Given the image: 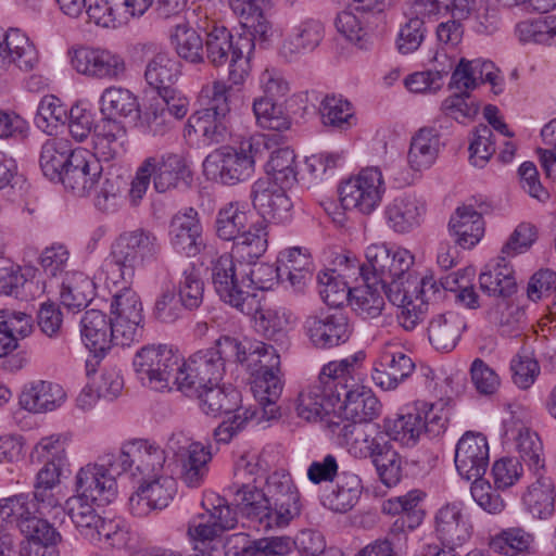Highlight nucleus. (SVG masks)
Segmentation results:
<instances>
[{
    "label": "nucleus",
    "mask_w": 556,
    "mask_h": 556,
    "mask_svg": "<svg viewBox=\"0 0 556 556\" xmlns=\"http://www.w3.org/2000/svg\"><path fill=\"white\" fill-rule=\"evenodd\" d=\"M256 464L241 459L235 468V480L229 491L240 513L260 529L285 528L302 511L301 494L289 472L276 470L265 481L264 489L256 484Z\"/></svg>",
    "instance_id": "f257e3e1"
},
{
    "label": "nucleus",
    "mask_w": 556,
    "mask_h": 556,
    "mask_svg": "<svg viewBox=\"0 0 556 556\" xmlns=\"http://www.w3.org/2000/svg\"><path fill=\"white\" fill-rule=\"evenodd\" d=\"M263 0H229V7L240 18L248 34L233 36L225 26L213 25L205 40L206 59L214 67L227 65L228 80L241 85L250 71L254 39L263 41L271 34V24L260 3Z\"/></svg>",
    "instance_id": "f03ea898"
},
{
    "label": "nucleus",
    "mask_w": 556,
    "mask_h": 556,
    "mask_svg": "<svg viewBox=\"0 0 556 556\" xmlns=\"http://www.w3.org/2000/svg\"><path fill=\"white\" fill-rule=\"evenodd\" d=\"M240 355L239 339L222 336L213 346L192 353L182 358L180 371V392L185 395L197 394L199 389L216 386L223 380L226 364H237Z\"/></svg>",
    "instance_id": "7ed1b4c3"
},
{
    "label": "nucleus",
    "mask_w": 556,
    "mask_h": 556,
    "mask_svg": "<svg viewBox=\"0 0 556 556\" xmlns=\"http://www.w3.org/2000/svg\"><path fill=\"white\" fill-rule=\"evenodd\" d=\"M279 138L278 134H267L242 142L239 150L228 146L218 148L205 157L204 173L211 179L227 186L244 181L254 173V164L261 156L262 149L271 148Z\"/></svg>",
    "instance_id": "20e7f679"
},
{
    "label": "nucleus",
    "mask_w": 556,
    "mask_h": 556,
    "mask_svg": "<svg viewBox=\"0 0 556 556\" xmlns=\"http://www.w3.org/2000/svg\"><path fill=\"white\" fill-rule=\"evenodd\" d=\"M229 89L230 87L218 80L204 86L200 92L203 108L188 118L189 130L200 134L207 144L222 143L230 135Z\"/></svg>",
    "instance_id": "39448f33"
},
{
    "label": "nucleus",
    "mask_w": 556,
    "mask_h": 556,
    "mask_svg": "<svg viewBox=\"0 0 556 556\" xmlns=\"http://www.w3.org/2000/svg\"><path fill=\"white\" fill-rule=\"evenodd\" d=\"M161 245L156 236L146 229L139 228L123 232L112 244L110 257L106 261L109 273L130 285L136 269L144 263L156 260Z\"/></svg>",
    "instance_id": "423d86ee"
},
{
    "label": "nucleus",
    "mask_w": 556,
    "mask_h": 556,
    "mask_svg": "<svg viewBox=\"0 0 556 556\" xmlns=\"http://www.w3.org/2000/svg\"><path fill=\"white\" fill-rule=\"evenodd\" d=\"M182 357L166 344H149L141 348L132 361L137 378L143 386L156 391H180Z\"/></svg>",
    "instance_id": "0eeeda50"
},
{
    "label": "nucleus",
    "mask_w": 556,
    "mask_h": 556,
    "mask_svg": "<svg viewBox=\"0 0 556 556\" xmlns=\"http://www.w3.org/2000/svg\"><path fill=\"white\" fill-rule=\"evenodd\" d=\"M447 418L442 408L426 402H416L406 406L394 419H386L384 429L391 440L402 445L414 446L421 437L430 439L442 434L446 429Z\"/></svg>",
    "instance_id": "6e6552de"
},
{
    "label": "nucleus",
    "mask_w": 556,
    "mask_h": 556,
    "mask_svg": "<svg viewBox=\"0 0 556 556\" xmlns=\"http://www.w3.org/2000/svg\"><path fill=\"white\" fill-rule=\"evenodd\" d=\"M34 495L20 493L0 500V526L16 527L25 538H35L53 542L61 540V535L43 518L45 510Z\"/></svg>",
    "instance_id": "1a4fd4ad"
},
{
    "label": "nucleus",
    "mask_w": 556,
    "mask_h": 556,
    "mask_svg": "<svg viewBox=\"0 0 556 556\" xmlns=\"http://www.w3.org/2000/svg\"><path fill=\"white\" fill-rule=\"evenodd\" d=\"M356 356L334 361L342 364L340 370L334 375L337 390H339L338 408L346 420L354 422H369L380 415L381 404L372 391L359 384L352 376V368Z\"/></svg>",
    "instance_id": "9d476101"
},
{
    "label": "nucleus",
    "mask_w": 556,
    "mask_h": 556,
    "mask_svg": "<svg viewBox=\"0 0 556 556\" xmlns=\"http://www.w3.org/2000/svg\"><path fill=\"white\" fill-rule=\"evenodd\" d=\"M207 270L211 281L219 299L245 315L257 309L256 294L245 290V278L237 274L231 255L223 254L211 261Z\"/></svg>",
    "instance_id": "9b49d317"
},
{
    "label": "nucleus",
    "mask_w": 556,
    "mask_h": 556,
    "mask_svg": "<svg viewBox=\"0 0 556 556\" xmlns=\"http://www.w3.org/2000/svg\"><path fill=\"white\" fill-rule=\"evenodd\" d=\"M342 364L334 361L325 365L317 378L306 392H301L298 399L296 412L299 417L307 421H316L336 412L339 403V390L334 375Z\"/></svg>",
    "instance_id": "f8f14e48"
},
{
    "label": "nucleus",
    "mask_w": 556,
    "mask_h": 556,
    "mask_svg": "<svg viewBox=\"0 0 556 556\" xmlns=\"http://www.w3.org/2000/svg\"><path fill=\"white\" fill-rule=\"evenodd\" d=\"M339 197L345 210L362 214L372 213L381 203L386 191L382 173L377 167H367L339 187Z\"/></svg>",
    "instance_id": "ddd939ff"
},
{
    "label": "nucleus",
    "mask_w": 556,
    "mask_h": 556,
    "mask_svg": "<svg viewBox=\"0 0 556 556\" xmlns=\"http://www.w3.org/2000/svg\"><path fill=\"white\" fill-rule=\"evenodd\" d=\"M189 101L186 97H157L150 101L143 111H139L136 127L144 136L160 138L166 136L176 121L188 113Z\"/></svg>",
    "instance_id": "4468645a"
},
{
    "label": "nucleus",
    "mask_w": 556,
    "mask_h": 556,
    "mask_svg": "<svg viewBox=\"0 0 556 556\" xmlns=\"http://www.w3.org/2000/svg\"><path fill=\"white\" fill-rule=\"evenodd\" d=\"M142 303L139 295L125 283L113 295L111 303V319L115 331L122 333V346H129L141 338L143 321Z\"/></svg>",
    "instance_id": "2eb2a0df"
},
{
    "label": "nucleus",
    "mask_w": 556,
    "mask_h": 556,
    "mask_svg": "<svg viewBox=\"0 0 556 556\" xmlns=\"http://www.w3.org/2000/svg\"><path fill=\"white\" fill-rule=\"evenodd\" d=\"M306 333L318 349H332L345 343L352 334V326L345 312L311 315L304 323Z\"/></svg>",
    "instance_id": "dca6fc26"
},
{
    "label": "nucleus",
    "mask_w": 556,
    "mask_h": 556,
    "mask_svg": "<svg viewBox=\"0 0 556 556\" xmlns=\"http://www.w3.org/2000/svg\"><path fill=\"white\" fill-rule=\"evenodd\" d=\"M80 336L85 346L92 353L98 364L113 344L122 346V334L118 337L115 326L102 311H86L80 319Z\"/></svg>",
    "instance_id": "f3484780"
},
{
    "label": "nucleus",
    "mask_w": 556,
    "mask_h": 556,
    "mask_svg": "<svg viewBox=\"0 0 556 556\" xmlns=\"http://www.w3.org/2000/svg\"><path fill=\"white\" fill-rule=\"evenodd\" d=\"M366 266L370 277L378 283L388 279L409 277L408 270L414 263L413 255L405 249H390L386 244H371L366 250Z\"/></svg>",
    "instance_id": "a211bd4d"
},
{
    "label": "nucleus",
    "mask_w": 556,
    "mask_h": 556,
    "mask_svg": "<svg viewBox=\"0 0 556 556\" xmlns=\"http://www.w3.org/2000/svg\"><path fill=\"white\" fill-rule=\"evenodd\" d=\"M167 447L173 452L180 466V479L189 488H199L208 472L212 455L200 442L180 444V438L172 437Z\"/></svg>",
    "instance_id": "6ab92c4d"
},
{
    "label": "nucleus",
    "mask_w": 556,
    "mask_h": 556,
    "mask_svg": "<svg viewBox=\"0 0 556 556\" xmlns=\"http://www.w3.org/2000/svg\"><path fill=\"white\" fill-rule=\"evenodd\" d=\"M455 466L460 477L470 481L481 479L489 466V444L479 432L467 431L455 450Z\"/></svg>",
    "instance_id": "aec40b11"
},
{
    "label": "nucleus",
    "mask_w": 556,
    "mask_h": 556,
    "mask_svg": "<svg viewBox=\"0 0 556 556\" xmlns=\"http://www.w3.org/2000/svg\"><path fill=\"white\" fill-rule=\"evenodd\" d=\"M71 63L78 73L99 79H117L126 70L121 55L99 48L81 47L74 50Z\"/></svg>",
    "instance_id": "412c9836"
},
{
    "label": "nucleus",
    "mask_w": 556,
    "mask_h": 556,
    "mask_svg": "<svg viewBox=\"0 0 556 556\" xmlns=\"http://www.w3.org/2000/svg\"><path fill=\"white\" fill-rule=\"evenodd\" d=\"M142 172L150 174L154 188L160 193L177 188L180 184L188 185L191 179V170L185 157L177 153L146 159Z\"/></svg>",
    "instance_id": "4be33fe9"
},
{
    "label": "nucleus",
    "mask_w": 556,
    "mask_h": 556,
    "mask_svg": "<svg viewBox=\"0 0 556 556\" xmlns=\"http://www.w3.org/2000/svg\"><path fill=\"white\" fill-rule=\"evenodd\" d=\"M102 166L100 161L85 149H77L70 159V164L62 173V182L65 189L77 197H85L101 180Z\"/></svg>",
    "instance_id": "5701e85b"
},
{
    "label": "nucleus",
    "mask_w": 556,
    "mask_h": 556,
    "mask_svg": "<svg viewBox=\"0 0 556 556\" xmlns=\"http://www.w3.org/2000/svg\"><path fill=\"white\" fill-rule=\"evenodd\" d=\"M337 260L339 265L345 264L349 269H357L364 281V286L350 290L349 302L353 309L364 318L378 317L384 307V299L378 282L371 279L368 267L357 266V260L346 255H340Z\"/></svg>",
    "instance_id": "b1692460"
},
{
    "label": "nucleus",
    "mask_w": 556,
    "mask_h": 556,
    "mask_svg": "<svg viewBox=\"0 0 556 556\" xmlns=\"http://www.w3.org/2000/svg\"><path fill=\"white\" fill-rule=\"evenodd\" d=\"M168 235L172 248L189 257L198 255L205 248L202 225L198 212L192 207L174 215Z\"/></svg>",
    "instance_id": "393cba45"
},
{
    "label": "nucleus",
    "mask_w": 556,
    "mask_h": 556,
    "mask_svg": "<svg viewBox=\"0 0 556 556\" xmlns=\"http://www.w3.org/2000/svg\"><path fill=\"white\" fill-rule=\"evenodd\" d=\"M38 52L28 37L17 28H0V76L12 65L29 72L38 63Z\"/></svg>",
    "instance_id": "a878e982"
},
{
    "label": "nucleus",
    "mask_w": 556,
    "mask_h": 556,
    "mask_svg": "<svg viewBox=\"0 0 556 556\" xmlns=\"http://www.w3.org/2000/svg\"><path fill=\"white\" fill-rule=\"evenodd\" d=\"M415 369V363L396 344H386L371 378L383 390H393L407 379Z\"/></svg>",
    "instance_id": "bb28decb"
},
{
    "label": "nucleus",
    "mask_w": 556,
    "mask_h": 556,
    "mask_svg": "<svg viewBox=\"0 0 556 556\" xmlns=\"http://www.w3.org/2000/svg\"><path fill=\"white\" fill-rule=\"evenodd\" d=\"M285 188L268 179H258L253 184L251 191L252 204L263 219L267 217L277 223L289 219L293 204Z\"/></svg>",
    "instance_id": "cd10ccee"
},
{
    "label": "nucleus",
    "mask_w": 556,
    "mask_h": 556,
    "mask_svg": "<svg viewBox=\"0 0 556 556\" xmlns=\"http://www.w3.org/2000/svg\"><path fill=\"white\" fill-rule=\"evenodd\" d=\"M480 290L489 296L502 300L508 306V299L517 292L515 270L506 255L497 256L484 265L479 275Z\"/></svg>",
    "instance_id": "c85d7f7f"
},
{
    "label": "nucleus",
    "mask_w": 556,
    "mask_h": 556,
    "mask_svg": "<svg viewBox=\"0 0 556 556\" xmlns=\"http://www.w3.org/2000/svg\"><path fill=\"white\" fill-rule=\"evenodd\" d=\"M75 491L91 502L109 504L117 495V483L106 476L96 460L78 470L75 477Z\"/></svg>",
    "instance_id": "c756f323"
},
{
    "label": "nucleus",
    "mask_w": 556,
    "mask_h": 556,
    "mask_svg": "<svg viewBox=\"0 0 556 556\" xmlns=\"http://www.w3.org/2000/svg\"><path fill=\"white\" fill-rule=\"evenodd\" d=\"M324 37V26L319 21L306 20L294 26L279 48V56L286 62L299 60L314 51Z\"/></svg>",
    "instance_id": "7c9ffc66"
},
{
    "label": "nucleus",
    "mask_w": 556,
    "mask_h": 556,
    "mask_svg": "<svg viewBox=\"0 0 556 556\" xmlns=\"http://www.w3.org/2000/svg\"><path fill=\"white\" fill-rule=\"evenodd\" d=\"M448 231L455 244L463 249H471L484 235L482 212L477 211L471 204L458 206L451 215Z\"/></svg>",
    "instance_id": "2f4dec72"
},
{
    "label": "nucleus",
    "mask_w": 556,
    "mask_h": 556,
    "mask_svg": "<svg viewBox=\"0 0 556 556\" xmlns=\"http://www.w3.org/2000/svg\"><path fill=\"white\" fill-rule=\"evenodd\" d=\"M426 213L425 202L416 194L396 197L386 207L388 225L399 233H406L418 227Z\"/></svg>",
    "instance_id": "473e14b6"
},
{
    "label": "nucleus",
    "mask_w": 556,
    "mask_h": 556,
    "mask_svg": "<svg viewBox=\"0 0 556 556\" xmlns=\"http://www.w3.org/2000/svg\"><path fill=\"white\" fill-rule=\"evenodd\" d=\"M180 75V63L165 52H160L148 63L144 77L157 90L159 97H184L174 85Z\"/></svg>",
    "instance_id": "72a5a7b5"
},
{
    "label": "nucleus",
    "mask_w": 556,
    "mask_h": 556,
    "mask_svg": "<svg viewBox=\"0 0 556 556\" xmlns=\"http://www.w3.org/2000/svg\"><path fill=\"white\" fill-rule=\"evenodd\" d=\"M65 397L66 393L60 384L37 380L25 384L20 395V404L28 412L43 413L60 407Z\"/></svg>",
    "instance_id": "f704fd0d"
},
{
    "label": "nucleus",
    "mask_w": 556,
    "mask_h": 556,
    "mask_svg": "<svg viewBox=\"0 0 556 556\" xmlns=\"http://www.w3.org/2000/svg\"><path fill=\"white\" fill-rule=\"evenodd\" d=\"M280 370H256L252 383L254 397L258 403V409L262 412V418L266 420L279 417V406L277 401L280 399L283 382L279 376Z\"/></svg>",
    "instance_id": "c9c22d12"
},
{
    "label": "nucleus",
    "mask_w": 556,
    "mask_h": 556,
    "mask_svg": "<svg viewBox=\"0 0 556 556\" xmlns=\"http://www.w3.org/2000/svg\"><path fill=\"white\" fill-rule=\"evenodd\" d=\"M466 329L464 317L456 312L433 316L428 325V339L431 345L443 352L455 349L462 332Z\"/></svg>",
    "instance_id": "e433bc0d"
},
{
    "label": "nucleus",
    "mask_w": 556,
    "mask_h": 556,
    "mask_svg": "<svg viewBox=\"0 0 556 556\" xmlns=\"http://www.w3.org/2000/svg\"><path fill=\"white\" fill-rule=\"evenodd\" d=\"M437 532L442 543L454 548L470 536V525L456 504L443 506L435 516Z\"/></svg>",
    "instance_id": "4c0bfd02"
},
{
    "label": "nucleus",
    "mask_w": 556,
    "mask_h": 556,
    "mask_svg": "<svg viewBox=\"0 0 556 556\" xmlns=\"http://www.w3.org/2000/svg\"><path fill=\"white\" fill-rule=\"evenodd\" d=\"M278 263L282 275L295 291H302L313 277V261L307 249L301 247L285 249L279 253Z\"/></svg>",
    "instance_id": "58836bf2"
},
{
    "label": "nucleus",
    "mask_w": 556,
    "mask_h": 556,
    "mask_svg": "<svg viewBox=\"0 0 556 556\" xmlns=\"http://www.w3.org/2000/svg\"><path fill=\"white\" fill-rule=\"evenodd\" d=\"M197 399L199 406L205 415L214 416L230 414L236 410L240 402V394L233 388H225L220 382L216 386H206L199 389L197 394L187 395Z\"/></svg>",
    "instance_id": "ea45409f"
},
{
    "label": "nucleus",
    "mask_w": 556,
    "mask_h": 556,
    "mask_svg": "<svg viewBox=\"0 0 556 556\" xmlns=\"http://www.w3.org/2000/svg\"><path fill=\"white\" fill-rule=\"evenodd\" d=\"M440 151V137L431 127L420 128L412 138L407 154L409 166L414 170L427 169L435 162Z\"/></svg>",
    "instance_id": "a19ab883"
},
{
    "label": "nucleus",
    "mask_w": 556,
    "mask_h": 556,
    "mask_svg": "<svg viewBox=\"0 0 556 556\" xmlns=\"http://www.w3.org/2000/svg\"><path fill=\"white\" fill-rule=\"evenodd\" d=\"M75 150L68 141L61 138L48 139L42 146L39 155V165L43 175L51 181L62 179V173L70 164Z\"/></svg>",
    "instance_id": "79ce46f5"
},
{
    "label": "nucleus",
    "mask_w": 556,
    "mask_h": 556,
    "mask_svg": "<svg viewBox=\"0 0 556 556\" xmlns=\"http://www.w3.org/2000/svg\"><path fill=\"white\" fill-rule=\"evenodd\" d=\"M39 283V280L26 279L21 267L9 258L0 257V294L28 300L36 296Z\"/></svg>",
    "instance_id": "37998d69"
},
{
    "label": "nucleus",
    "mask_w": 556,
    "mask_h": 556,
    "mask_svg": "<svg viewBox=\"0 0 556 556\" xmlns=\"http://www.w3.org/2000/svg\"><path fill=\"white\" fill-rule=\"evenodd\" d=\"M94 295V283L84 273L66 274L62 282L61 303L70 311H80L90 303Z\"/></svg>",
    "instance_id": "c03bdc74"
},
{
    "label": "nucleus",
    "mask_w": 556,
    "mask_h": 556,
    "mask_svg": "<svg viewBox=\"0 0 556 556\" xmlns=\"http://www.w3.org/2000/svg\"><path fill=\"white\" fill-rule=\"evenodd\" d=\"M371 17L372 15L361 14L349 8L337 15L336 28L357 48L368 49L372 43L369 29Z\"/></svg>",
    "instance_id": "a18cd8bd"
},
{
    "label": "nucleus",
    "mask_w": 556,
    "mask_h": 556,
    "mask_svg": "<svg viewBox=\"0 0 556 556\" xmlns=\"http://www.w3.org/2000/svg\"><path fill=\"white\" fill-rule=\"evenodd\" d=\"M362 491L359 477L350 471H342L338 476L336 488L326 495V502L331 510L346 513L356 505Z\"/></svg>",
    "instance_id": "49530a36"
},
{
    "label": "nucleus",
    "mask_w": 556,
    "mask_h": 556,
    "mask_svg": "<svg viewBox=\"0 0 556 556\" xmlns=\"http://www.w3.org/2000/svg\"><path fill=\"white\" fill-rule=\"evenodd\" d=\"M533 482L523 495V503L528 511L540 519L549 517L554 513L555 486L551 478L535 473Z\"/></svg>",
    "instance_id": "de8ad7c7"
},
{
    "label": "nucleus",
    "mask_w": 556,
    "mask_h": 556,
    "mask_svg": "<svg viewBox=\"0 0 556 556\" xmlns=\"http://www.w3.org/2000/svg\"><path fill=\"white\" fill-rule=\"evenodd\" d=\"M323 124L337 130H346L356 125L352 103L341 96H326L320 103Z\"/></svg>",
    "instance_id": "09e8293b"
},
{
    "label": "nucleus",
    "mask_w": 556,
    "mask_h": 556,
    "mask_svg": "<svg viewBox=\"0 0 556 556\" xmlns=\"http://www.w3.org/2000/svg\"><path fill=\"white\" fill-rule=\"evenodd\" d=\"M267 231L265 220H257L243 230L233 241L235 252L244 261L253 262L267 250Z\"/></svg>",
    "instance_id": "8fccbe9b"
},
{
    "label": "nucleus",
    "mask_w": 556,
    "mask_h": 556,
    "mask_svg": "<svg viewBox=\"0 0 556 556\" xmlns=\"http://www.w3.org/2000/svg\"><path fill=\"white\" fill-rule=\"evenodd\" d=\"M100 111L103 116H130L139 112L137 97L128 89L122 87H109L104 89L100 98Z\"/></svg>",
    "instance_id": "3c124183"
},
{
    "label": "nucleus",
    "mask_w": 556,
    "mask_h": 556,
    "mask_svg": "<svg viewBox=\"0 0 556 556\" xmlns=\"http://www.w3.org/2000/svg\"><path fill=\"white\" fill-rule=\"evenodd\" d=\"M295 159L294 151L289 148L273 151L265 165L267 175L274 179L275 184L292 187L298 181Z\"/></svg>",
    "instance_id": "603ef678"
},
{
    "label": "nucleus",
    "mask_w": 556,
    "mask_h": 556,
    "mask_svg": "<svg viewBox=\"0 0 556 556\" xmlns=\"http://www.w3.org/2000/svg\"><path fill=\"white\" fill-rule=\"evenodd\" d=\"M485 63L488 60L484 59L467 60L462 58L452 73L448 88L470 93L471 90L482 85Z\"/></svg>",
    "instance_id": "864d4df0"
},
{
    "label": "nucleus",
    "mask_w": 556,
    "mask_h": 556,
    "mask_svg": "<svg viewBox=\"0 0 556 556\" xmlns=\"http://www.w3.org/2000/svg\"><path fill=\"white\" fill-rule=\"evenodd\" d=\"M249 224V215L239 203H228L217 214V236L225 241H235Z\"/></svg>",
    "instance_id": "5fc2aeb1"
},
{
    "label": "nucleus",
    "mask_w": 556,
    "mask_h": 556,
    "mask_svg": "<svg viewBox=\"0 0 556 556\" xmlns=\"http://www.w3.org/2000/svg\"><path fill=\"white\" fill-rule=\"evenodd\" d=\"M179 301L188 311L198 309L204 299V281L200 269L190 264L184 269L177 283Z\"/></svg>",
    "instance_id": "6e6d98bb"
},
{
    "label": "nucleus",
    "mask_w": 556,
    "mask_h": 556,
    "mask_svg": "<svg viewBox=\"0 0 556 556\" xmlns=\"http://www.w3.org/2000/svg\"><path fill=\"white\" fill-rule=\"evenodd\" d=\"M240 355L237 364L249 362L258 365L257 370H280V356L277 350L261 341L239 340Z\"/></svg>",
    "instance_id": "4d7b16f0"
},
{
    "label": "nucleus",
    "mask_w": 556,
    "mask_h": 556,
    "mask_svg": "<svg viewBox=\"0 0 556 556\" xmlns=\"http://www.w3.org/2000/svg\"><path fill=\"white\" fill-rule=\"evenodd\" d=\"M170 43L179 58L190 63L203 62V40L195 29L179 24L170 35Z\"/></svg>",
    "instance_id": "13d9d810"
},
{
    "label": "nucleus",
    "mask_w": 556,
    "mask_h": 556,
    "mask_svg": "<svg viewBox=\"0 0 556 556\" xmlns=\"http://www.w3.org/2000/svg\"><path fill=\"white\" fill-rule=\"evenodd\" d=\"M93 503L87 500V497L76 494L66 500L63 508L77 530L86 539L90 531L94 529L97 522L100 521V515L93 508Z\"/></svg>",
    "instance_id": "bf43d9fd"
},
{
    "label": "nucleus",
    "mask_w": 556,
    "mask_h": 556,
    "mask_svg": "<svg viewBox=\"0 0 556 556\" xmlns=\"http://www.w3.org/2000/svg\"><path fill=\"white\" fill-rule=\"evenodd\" d=\"M68 114L70 112L59 98L46 96L38 105L35 123L42 131L52 135L60 125L66 124Z\"/></svg>",
    "instance_id": "052dcab7"
},
{
    "label": "nucleus",
    "mask_w": 556,
    "mask_h": 556,
    "mask_svg": "<svg viewBox=\"0 0 556 556\" xmlns=\"http://www.w3.org/2000/svg\"><path fill=\"white\" fill-rule=\"evenodd\" d=\"M253 112L257 124L262 128L283 131L290 128L291 122L281 109L279 102L271 98H256L253 102Z\"/></svg>",
    "instance_id": "680f3d73"
},
{
    "label": "nucleus",
    "mask_w": 556,
    "mask_h": 556,
    "mask_svg": "<svg viewBox=\"0 0 556 556\" xmlns=\"http://www.w3.org/2000/svg\"><path fill=\"white\" fill-rule=\"evenodd\" d=\"M63 467L51 462L43 464V467L37 472L33 495L41 502L42 507L56 508L58 498L54 496L53 490L60 483Z\"/></svg>",
    "instance_id": "e2e57ef3"
},
{
    "label": "nucleus",
    "mask_w": 556,
    "mask_h": 556,
    "mask_svg": "<svg viewBox=\"0 0 556 556\" xmlns=\"http://www.w3.org/2000/svg\"><path fill=\"white\" fill-rule=\"evenodd\" d=\"M533 535L522 528H508L492 538L490 547L508 556L528 552L533 543Z\"/></svg>",
    "instance_id": "0e129e2a"
},
{
    "label": "nucleus",
    "mask_w": 556,
    "mask_h": 556,
    "mask_svg": "<svg viewBox=\"0 0 556 556\" xmlns=\"http://www.w3.org/2000/svg\"><path fill=\"white\" fill-rule=\"evenodd\" d=\"M513 382L520 389H529L540 374V365L530 349L522 348L510 361Z\"/></svg>",
    "instance_id": "69168bd1"
},
{
    "label": "nucleus",
    "mask_w": 556,
    "mask_h": 556,
    "mask_svg": "<svg viewBox=\"0 0 556 556\" xmlns=\"http://www.w3.org/2000/svg\"><path fill=\"white\" fill-rule=\"evenodd\" d=\"M334 269H328L319 273L317 276L318 283L320 286L319 294L323 301L331 306L339 307L350 298V290L346 282L340 279V275H334Z\"/></svg>",
    "instance_id": "338daca9"
},
{
    "label": "nucleus",
    "mask_w": 556,
    "mask_h": 556,
    "mask_svg": "<svg viewBox=\"0 0 556 556\" xmlns=\"http://www.w3.org/2000/svg\"><path fill=\"white\" fill-rule=\"evenodd\" d=\"M517 448L520 459L534 473H539L544 468L543 444L538 433L523 429L517 438Z\"/></svg>",
    "instance_id": "774afa93"
}]
</instances>
